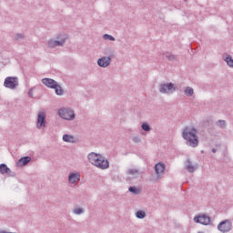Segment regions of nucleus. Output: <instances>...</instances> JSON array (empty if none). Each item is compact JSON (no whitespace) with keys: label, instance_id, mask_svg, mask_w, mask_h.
Masks as SVG:
<instances>
[{"label":"nucleus","instance_id":"obj_1","mask_svg":"<svg viewBox=\"0 0 233 233\" xmlns=\"http://www.w3.org/2000/svg\"><path fill=\"white\" fill-rule=\"evenodd\" d=\"M198 129L196 127H192L191 130L188 127H185L182 131V137L185 139L186 144L188 147H192V148L198 147L199 145V137H198Z\"/></svg>","mask_w":233,"mask_h":233},{"label":"nucleus","instance_id":"obj_2","mask_svg":"<svg viewBox=\"0 0 233 233\" xmlns=\"http://www.w3.org/2000/svg\"><path fill=\"white\" fill-rule=\"evenodd\" d=\"M87 159H89V163L94 165L97 168H101V170H106L108 167H110V162L105 159V157L99 154L91 152L87 155Z\"/></svg>","mask_w":233,"mask_h":233},{"label":"nucleus","instance_id":"obj_3","mask_svg":"<svg viewBox=\"0 0 233 233\" xmlns=\"http://www.w3.org/2000/svg\"><path fill=\"white\" fill-rule=\"evenodd\" d=\"M105 54L111 55H109L108 56H103L101 58H98L97 65L101 68H106L110 66V64L112 63V54H114V50H112V48H106Z\"/></svg>","mask_w":233,"mask_h":233},{"label":"nucleus","instance_id":"obj_4","mask_svg":"<svg viewBox=\"0 0 233 233\" xmlns=\"http://www.w3.org/2000/svg\"><path fill=\"white\" fill-rule=\"evenodd\" d=\"M4 86L5 88H10V90H15V88L19 86V80L17 79V77L7 76L5 79Z\"/></svg>","mask_w":233,"mask_h":233},{"label":"nucleus","instance_id":"obj_5","mask_svg":"<svg viewBox=\"0 0 233 233\" xmlns=\"http://www.w3.org/2000/svg\"><path fill=\"white\" fill-rule=\"evenodd\" d=\"M58 116H60L62 119H66V121H72L76 119V114H74V111L72 109H59Z\"/></svg>","mask_w":233,"mask_h":233},{"label":"nucleus","instance_id":"obj_6","mask_svg":"<svg viewBox=\"0 0 233 233\" xmlns=\"http://www.w3.org/2000/svg\"><path fill=\"white\" fill-rule=\"evenodd\" d=\"M218 230L223 233L230 232V230H232V220L226 219L219 222L218 225Z\"/></svg>","mask_w":233,"mask_h":233},{"label":"nucleus","instance_id":"obj_7","mask_svg":"<svg viewBox=\"0 0 233 233\" xmlns=\"http://www.w3.org/2000/svg\"><path fill=\"white\" fill-rule=\"evenodd\" d=\"M176 92V86H174V83L169 82V83H164L160 84L159 86V92L160 94H168L169 92Z\"/></svg>","mask_w":233,"mask_h":233},{"label":"nucleus","instance_id":"obj_8","mask_svg":"<svg viewBox=\"0 0 233 233\" xmlns=\"http://www.w3.org/2000/svg\"><path fill=\"white\" fill-rule=\"evenodd\" d=\"M165 170H167V166L164 163H157L155 165V172L157 174V179H161L163 177V174H165Z\"/></svg>","mask_w":233,"mask_h":233},{"label":"nucleus","instance_id":"obj_9","mask_svg":"<svg viewBox=\"0 0 233 233\" xmlns=\"http://www.w3.org/2000/svg\"><path fill=\"white\" fill-rule=\"evenodd\" d=\"M185 168L189 172V174H194L198 170V165H194L190 157H187L184 162Z\"/></svg>","mask_w":233,"mask_h":233},{"label":"nucleus","instance_id":"obj_10","mask_svg":"<svg viewBox=\"0 0 233 233\" xmlns=\"http://www.w3.org/2000/svg\"><path fill=\"white\" fill-rule=\"evenodd\" d=\"M195 223H200V225H210V217L202 214L194 218Z\"/></svg>","mask_w":233,"mask_h":233},{"label":"nucleus","instance_id":"obj_11","mask_svg":"<svg viewBox=\"0 0 233 233\" xmlns=\"http://www.w3.org/2000/svg\"><path fill=\"white\" fill-rule=\"evenodd\" d=\"M46 127V115L44 112H39L37 116L36 128Z\"/></svg>","mask_w":233,"mask_h":233},{"label":"nucleus","instance_id":"obj_12","mask_svg":"<svg viewBox=\"0 0 233 233\" xmlns=\"http://www.w3.org/2000/svg\"><path fill=\"white\" fill-rule=\"evenodd\" d=\"M42 83L45 85V86H47V88H56L58 84L57 81L52 78H43Z\"/></svg>","mask_w":233,"mask_h":233},{"label":"nucleus","instance_id":"obj_13","mask_svg":"<svg viewBox=\"0 0 233 233\" xmlns=\"http://www.w3.org/2000/svg\"><path fill=\"white\" fill-rule=\"evenodd\" d=\"M31 161H32L31 157H24L17 161L16 165L17 167H26V165L29 164Z\"/></svg>","mask_w":233,"mask_h":233},{"label":"nucleus","instance_id":"obj_14","mask_svg":"<svg viewBox=\"0 0 233 233\" xmlns=\"http://www.w3.org/2000/svg\"><path fill=\"white\" fill-rule=\"evenodd\" d=\"M80 177L81 175H79V173H70L68 176V181L74 185V183H77V181H79Z\"/></svg>","mask_w":233,"mask_h":233},{"label":"nucleus","instance_id":"obj_15","mask_svg":"<svg viewBox=\"0 0 233 233\" xmlns=\"http://www.w3.org/2000/svg\"><path fill=\"white\" fill-rule=\"evenodd\" d=\"M48 48H56V46H63V43L58 40L50 39L47 42Z\"/></svg>","mask_w":233,"mask_h":233},{"label":"nucleus","instance_id":"obj_16","mask_svg":"<svg viewBox=\"0 0 233 233\" xmlns=\"http://www.w3.org/2000/svg\"><path fill=\"white\" fill-rule=\"evenodd\" d=\"M53 89L55 90L56 96H63V94H65V90H63V87H61V85L56 84V87H53Z\"/></svg>","mask_w":233,"mask_h":233},{"label":"nucleus","instance_id":"obj_17","mask_svg":"<svg viewBox=\"0 0 233 233\" xmlns=\"http://www.w3.org/2000/svg\"><path fill=\"white\" fill-rule=\"evenodd\" d=\"M56 39L59 43H62L63 46L65 43H66V39H68V36L66 35H58Z\"/></svg>","mask_w":233,"mask_h":233},{"label":"nucleus","instance_id":"obj_18","mask_svg":"<svg viewBox=\"0 0 233 233\" xmlns=\"http://www.w3.org/2000/svg\"><path fill=\"white\" fill-rule=\"evenodd\" d=\"M184 94L187 97H192V96H194V88H192L190 86H187L185 91H184Z\"/></svg>","mask_w":233,"mask_h":233},{"label":"nucleus","instance_id":"obj_19","mask_svg":"<svg viewBox=\"0 0 233 233\" xmlns=\"http://www.w3.org/2000/svg\"><path fill=\"white\" fill-rule=\"evenodd\" d=\"M63 141H65V143H74V136L65 134L63 136Z\"/></svg>","mask_w":233,"mask_h":233},{"label":"nucleus","instance_id":"obj_20","mask_svg":"<svg viewBox=\"0 0 233 233\" xmlns=\"http://www.w3.org/2000/svg\"><path fill=\"white\" fill-rule=\"evenodd\" d=\"M6 172H10V167L6 164H0V174H6Z\"/></svg>","mask_w":233,"mask_h":233},{"label":"nucleus","instance_id":"obj_21","mask_svg":"<svg viewBox=\"0 0 233 233\" xmlns=\"http://www.w3.org/2000/svg\"><path fill=\"white\" fill-rule=\"evenodd\" d=\"M128 190L131 194H135V196L141 194V189L137 188L135 186L129 187Z\"/></svg>","mask_w":233,"mask_h":233},{"label":"nucleus","instance_id":"obj_22","mask_svg":"<svg viewBox=\"0 0 233 233\" xmlns=\"http://www.w3.org/2000/svg\"><path fill=\"white\" fill-rule=\"evenodd\" d=\"M136 218H137V219H145L147 213L143 210H138L136 212Z\"/></svg>","mask_w":233,"mask_h":233},{"label":"nucleus","instance_id":"obj_23","mask_svg":"<svg viewBox=\"0 0 233 233\" xmlns=\"http://www.w3.org/2000/svg\"><path fill=\"white\" fill-rule=\"evenodd\" d=\"M165 56L168 61H177V56L176 55L170 54L169 52H166Z\"/></svg>","mask_w":233,"mask_h":233},{"label":"nucleus","instance_id":"obj_24","mask_svg":"<svg viewBox=\"0 0 233 233\" xmlns=\"http://www.w3.org/2000/svg\"><path fill=\"white\" fill-rule=\"evenodd\" d=\"M227 62L228 66H229L230 68H233V59H232V56L228 55L225 58V60Z\"/></svg>","mask_w":233,"mask_h":233},{"label":"nucleus","instance_id":"obj_25","mask_svg":"<svg viewBox=\"0 0 233 233\" xmlns=\"http://www.w3.org/2000/svg\"><path fill=\"white\" fill-rule=\"evenodd\" d=\"M141 128L144 130V132H150L152 130V127H150V124L148 123H143L141 125Z\"/></svg>","mask_w":233,"mask_h":233},{"label":"nucleus","instance_id":"obj_26","mask_svg":"<svg viewBox=\"0 0 233 233\" xmlns=\"http://www.w3.org/2000/svg\"><path fill=\"white\" fill-rule=\"evenodd\" d=\"M127 174H128L129 176H139V170L136 168H131L127 170Z\"/></svg>","mask_w":233,"mask_h":233},{"label":"nucleus","instance_id":"obj_27","mask_svg":"<svg viewBox=\"0 0 233 233\" xmlns=\"http://www.w3.org/2000/svg\"><path fill=\"white\" fill-rule=\"evenodd\" d=\"M15 41H23L25 39V34L17 33L14 37Z\"/></svg>","mask_w":233,"mask_h":233},{"label":"nucleus","instance_id":"obj_28","mask_svg":"<svg viewBox=\"0 0 233 233\" xmlns=\"http://www.w3.org/2000/svg\"><path fill=\"white\" fill-rule=\"evenodd\" d=\"M74 214L76 216H81V214H85V209L82 208H76L73 210Z\"/></svg>","mask_w":233,"mask_h":233},{"label":"nucleus","instance_id":"obj_29","mask_svg":"<svg viewBox=\"0 0 233 233\" xmlns=\"http://www.w3.org/2000/svg\"><path fill=\"white\" fill-rule=\"evenodd\" d=\"M218 127H220V128H227V121L225 120H218L217 122Z\"/></svg>","mask_w":233,"mask_h":233},{"label":"nucleus","instance_id":"obj_30","mask_svg":"<svg viewBox=\"0 0 233 233\" xmlns=\"http://www.w3.org/2000/svg\"><path fill=\"white\" fill-rule=\"evenodd\" d=\"M103 39H105L106 41L108 40V41H116V38L114 36H112L111 35H108V34H105L103 35Z\"/></svg>","mask_w":233,"mask_h":233},{"label":"nucleus","instance_id":"obj_31","mask_svg":"<svg viewBox=\"0 0 233 233\" xmlns=\"http://www.w3.org/2000/svg\"><path fill=\"white\" fill-rule=\"evenodd\" d=\"M5 174H7V176H9L10 177H15V172L12 171V169L9 168V171L6 172Z\"/></svg>","mask_w":233,"mask_h":233},{"label":"nucleus","instance_id":"obj_32","mask_svg":"<svg viewBox=\"0 0 233 233\" xmlns=\"http://www.w3.org/2000/svg\"><path fill=\"white\" fill-rule=\"evenodd\" d=\"M133 141L134 143H141V138L139 137H134Z\"/></svg>","mask_w":233,"mask_h":233},{"label":"nucleus","instance_id":"obj_33","mask_svg":"<svg viewBox=\"0 0 233 233\" xmlns=\"http://www.w3.org/2000/svg\"><path fill=\"white\" fill-rule=\"evenodd\" d=\"M28 96H29V97H34V90L33 89L29 90Z\"/></svg>","mask_w":233,"mask_h":233},{"label":"nucleus","instance_id":"obj_34","mask_svg":"<svg viewBox=\"0 0 233 233\" xmlns=\"http://www.w3.org/2000/svg\"><path fill=\"white\" fill-rule=\"evenodd\" d=\"M207 122L208 123V127H210V125H212V119H208Z\"/></svg>","mask_w":233,"mask_h":233},{"label":"nucleus","instance_id":"obj_35","mask_svg":"<svg viewBox=\"0 0 233 233\" xmlns=\"http://www.w3.org/2000/svg\"><path fill=\"white\" fill-rule=\"evenodd\" d=\"M217 151H218V150H217L216 148H212V149H211V152H213V154H216Z\"/></svg>","mask_w":233,"mask_h":233},{"label":"nucleus","instance_id":"obj_36","mask_svg":"<svg viewBox=\"0 0 233 233\" xmlns=\"http://www.w3.org/2000/svg\"><path fill=\"white\" fill-rule=\"evenodd\" d=\"M198 233H201V232H198Z\"/></svg>","mask_w":233,"mask_h":233}]
</instances>
